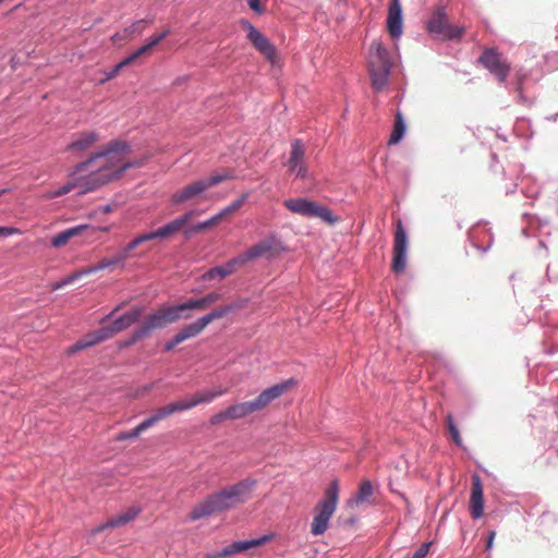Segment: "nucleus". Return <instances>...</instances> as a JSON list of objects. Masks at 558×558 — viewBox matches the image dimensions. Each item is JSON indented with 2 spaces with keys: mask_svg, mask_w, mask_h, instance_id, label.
<instances>
[{
  "mask_svg": "<svg viewBox=\"0 0 558 558\" xmlns=\"http://www.w3.org/2000/svg\"><path fill=\"white\" fill-rule=\"evenodd\" d=\"M124 305H125V302H122L119 305H117L106 317H104L100 320V324L104 325L106 320L112 318L119 311H121L124 307Z\"/></svg>",
  "mask_w": 558,
  "mask_h": 558,
  "instance_id": "de8ad7c7",
  "label": "nucleus"
},
{
  "mask_svg": "<svg viewBox=\"0 0 558 558\" xmlns=\"http://www.w3.org/2000/svg\"><path fill=\"white\" fill-rule=\"evenodd\" d=\"M20 233V230L12 227H0V238H7Z\"/></svg>",
  "mask_w": 558,
  "mask_h": 558,
  "instance_id": "a18cd8bd",
  "label": "nucleus"
},
{
  "mask_svg": "<svg viewBox=\"0 0 558 558\" xmlns=\"http://www.w3.org/2000/svg\"><path fill=\"white\" fill-rule=\"evenodd\" d=\"M196 214H197V210H195V209L189 210L185 214L181 215L180 217H178V218L173 219L172 221L168 222L167 225L162 226L161 228H159L153 232L144 233V234L136 236V240H137L138 244H142L146 241H151L155 239H160V240L169 239V238L173 236L175 233H178L179 231H181Z\"/></svg>",
  "mask_w": 558,
  "mask_h": 558,
  "instance_id": "1a4fd4ad",
  "label": "nucleus"
},
{
  "mask_svg": "<svg viewBox=\"0 0 558 558\" xmlns=\"http://www.w3.org/2000/svg\"><path fill=\"white\" fill-rule=\"evenodd\" d=\"M402 8L399 0H392L389 5L387 28L389 35H401L402 34Z\"/></svg>",
  "mask_w": 558,
  "mask_h": 558,
  "instance_id": "5701e85b",
  "label": "nucleus"
},
{
  "mask_svg": "<svg viewBox=\"0 0 558 558\" xmlns=\"http://www.w3.org/2000/svg\"><path fill=\"white\" fill-rule=\"evenodd\" d=\"M96 231V228L89 227L87 225H80L73 228H69L58 234H56L52 240L51 244L53 247H62L68 242L73 239L74 236L82 235L84 233H90L94 234Z\"/></svg>",
  "mask_w": 558,
  "mask_h": 558,
  "instance_id": "412c9836",
  "label": "nucleus"
},
{
  "mask_svg": "<svg viewBox=\"0 0 558 558\" xmlns=\"http://www.w3.org/2000/svg\"><path fill=\"white\" fill-rule=\"evenodd\" d=\"M192 313H184L182 304L161 306L153 313L148 314L144 322L140 325L142 333L150 337L156 329H162L180 319H189Z\"/></svg>",
  "mask_w": 558,
  "mask_h": 558,
  "instance_id": "0eeeda50",
  "label": "nucleus"
},
{
  "mask_svg": "<svg viewBox=\"0 0 558 558\" xmlns=\"http://www.w3.org/2000/svg\"><path fill=\"white\" fill-rule=\"evenodd\" d=\"M253 46L270 62L272 66L280 65V56L268 37H251Z\"/></svg>",
  "mask_w": 558,
  "mask_h": 558,
  "instance_id": "aec40b11",
  "label": "nucleus"
},
{
  "mask_svg": "<svg viewBox=\"0 0 558 558\" xmlns=\"http://www.w3.org/2000/svg\"><path fill=\"white\" fill-rule=\"evenodd\" d=\"M138 510L135 508L129 509L125 513L120 514L116 518L110 519L105 525L97 529V532L102 531L105 527H117L124 525L136 518Z\"/></svg>",
  "mask_w": 558,
  "mask_h": 558,
  "instance_id": "2f4dec72",
  "label": "nucleus"
},
{
  "mask_svg": "<svg viewBox=\"0 0 558 558\" xmlns=\"http://www.w3.org/2000/svg\"><path fill=\"white\" fill-rule=\"evenodd\" d=\"M226 277H228L227 271L223 268V266L221 265V266L213 267L208 271H206L202 276V280H204V281H211V280H215V279L221 280V279H223Z\"/></svg>",
  "mask_w": 558,
  "mask_h": 558,
  "instance_id": "e433bc0d",
  "label": "nucleus"
},
{
  "mask_svg": "<svg viewBox=\"0 0 558 558\" xmlns=\"http://www.w3.org/2000/svg\"><path fill=\"white\" fill-rule=\"evenodd\" d=\"M182 342H183V340L180 338L179 333L177 332L174 335V337L165 344V351H172L177 345H179Z\"/></svg>",
  "mask_w": 558,
  "mask_h": 558,
  "instance_id": "c03bdc74",
  "label": "nucleus"
},
{
  "mask_svg": "<svg viewBox=\"0 0 558 558\" xmlns=\"http://www.w3.org/2000/svg\"><path fill=\"white\" fill-rule=\"evenodd\" d=\"M234 178L235 174L233 170H223L208 178H203L193 181L175 191L171 195V203L175 205L185 204L190 202L197 203L201 198H203V195L207 190L227 180H232Z\"/></svg>",
  "mask_w": 558,
  "mask_h": 558,
  "instance_id": "39448f33",
  "label": "nucleus"
},
{
  "mask_svg": "<svg viewBox=\"0 0 558 558\" xmlns=\"http://www.w3.org/2000/svg\"><path fill=\"white\" fill-rule=\"evenodd\" d=\"M129 153L130 145L124 141L116 140L108 143L102 150L78 163L75 167L74 174L86 173V177L81 178L82 192L94 191L120 179L126 170L144 166L145 159H126Z\"/></svg>",
  "mask_w": 558,
  "mask_h": 558,
  "instance_id": "f257e3e1",
  "label": "nucleus"
},
{
  "mask_svg": "<svg viewBox=\"0 0 558 558\" xmlns=\"http://www.w3.org/2000/svg\"><path fill=\"white\" fill-rule=\"evenodd\" d=\"M86 275L87 274L84 272V268H82L81 270L69 275L64 279L52 283L51 290L56 291V290L62 289L63 287L74 282L76 279L81 278L82 276H86Z\"/></svg>",
  "mask_w": 558,
  "mask_h": 558,
  "instance_id": "4c0bfd02",
  "label": "nucleus"
},
{
  "mask_svg": "<svg viewBox=\"0 0 558 558\" xmlns=\"http://www.w3.org/2000/svg\"><path fill=\"white\" fill-rule=\"evenodd\" d=\"M206 328L201 317L195 320L194 323H191L189 325H185L183 328H181L178 333L180 338L184 341L195 338L198 335L203 332V330Z\"/></svg>",
  "mask_w": 558,
  "mask_h": 558,
  "instance_id": "7c9ffc66",
  "label": "nucleus"
},
{
  "mask_svg": "<svg viewBox=\"0 0 558 558\" xmlns=\"http://www.w3.org/2000/svg\"><path fill=\"white\" fill-rule=\"evenodd\" d=\"M492 74H494L499 82H505L509 72L510 64L502 58V56L494 48L486 49L478 59Z\"/></svg>",
  "mask_w": 558,
  "mask_h": 558,
  "instance_id": "f8f14e48",
  "label": "nucleus"
},
{
  "mask_svg": "<svg viewBox=\"0 0 558 558\" xmlns=\"http://www.w3.org/2000/svg\"><path fill=\"white\" fill-rule=\"evenodd\" d=\"M98 140L99 135L95 131L82 132L68 145V150L84 151L98 142Z\"/></svg>",
  "mask_w": 558,
  "mask_h": 558,
  "instance_id": "bb28decb",
  "label": "nucleus"
},
{
  "mask_svg": "<svg viewBox=\"0 0 558 558\" xmlns=\"http://www.w3.org/2000/svg\"><path fill=\"white\" fill-rule=\"evenodd\" d=\"M244 254L248 262L260 257H271L275 254V246L271 241L263 240L251 246Z\"/></svg>",
  "mask_w": 558,
  "mask_h": 558,
  "instance_id": "a878e982",
  "label": "nucleus"
},
{
  "mask_svg": "<svg viewBox=\"0 0 558 558\" xmlns=\"http://www.w3.org/2000/svg\"><path fill=\"white\" fill-rule=\"evenodd\" d=\"M144 430H146V427L145 425L142 423H140L135 428H133L132 430L130 432H122V433H119L117 436H116V440L117 441H123V440H126V439H132V438H136L141 435V433H143Z\"/></svg>",
  "mask_w": 558,
  "mask_h": 558,
  "instance_id": "58836bf2",
  "label": "nucleus"
},
{
  "mask_svg": "<svg viewBox=\"0 0 558 558\" xmlns=\"http://www.w3.org/2000/svg\"><path fill=\"white\" fill-rule=\"evenodd\" d=\"M138 242L136 238H134L128 245H125L122 250L116 253L112 256L101 258L97 264L85 267V274H95L105 269H114V268H123L125 266L126 259L131 256L133 250L138 246Z\"/></svg>",
  "mask_w": 558,
  "mask_h": 558,
  "instance_id": "9b49d317",
  "label": "nucleus"
},
{
  "mask_svg": "<svg viewBox=\"0 0 558 558\" xmlns=\"http://www.w3.org/2000/svg\"><path fill=\"white\" fill-rule=\"evenodd\" d=\"M143 314V307H135L130 312L124 313L123 315L114 318L110 325H107L106 328L112 338L117 333L128 329L133 324H135Z\"/></svg>",
  "mask_w": 558,
  "mask_h": 558,
  "instance_id": "2eb2a0df",
  "label": "nucleus"
},
{
  "mask_svg": "<svg viewBox=\"0 0 558 558\" xmlns=\"http://www.w3.org/2000/svg\"><path fill=\"white\" fill-rule=\"evenodd\" d=\"M4 0H0V4L3 2Z\"/></svg>",
  "mask_w": 558,
  "mask_h": 558,
  "instance_id": "6e6d98bb",
  "label": "nucleus"
},
{
  "mask_svg": "<svg viewBox=\"0 0 558 558\" xmlns=\"http://www.w3.org/2000/svg\"><path fill=\"white\" fill-rule=\"evenodd\" d=\"M484 512L483 484L478 475L472 476L470 513L473 519H480Z\"/></svg>",
  "mask_w": 558,
  "mask_h": 558,
  "instance_id": "f3484780",
  "label": "nucleus"
},
{
  "mask_svg": "<svg viewBox=\"0 0 558 558\" xmlns=\"http://www.w3.org/2000/svg\"><path fill=\"white\" fill-rule=\"evenodd\" d=\"M427 29L430 33H446V35H461L462 28L451 29L448 26V19L444 8H438L427 22Z\"/></svg>",
  "mask_w": 558,
  "mask_h": 558,
  "instance_id": "a211bd4d",
  "label": "nucleus"
},
{
  "mask_svg": "<svg viewBox=\"0 0 558 558\" xmlns=\"http://www.w3.org/2000/svg\"><path fill=\"white\" fill-rule=\"evenodd\" d=\"M374 495V485L369 480H363L360 483L359 489L354 496H352L348 501L347 506L350 508L360 507L363 505L373 504L372 497Z\"/></svg>",
  "mask_w": 558,
  "mask_h": 558,
  "instance_id": "4be33fe9",
  "label": "nucleus"
},
{
  "mask_svg": "<svg viewBox=\"0 0 558 558\" xmlns=\"http://www.w3.org/2000/svg\"><path fill=\"white\" fill-rule=\"evenodd\" d=\"M75 185L73 184H66L64 186H62L61 189H59L58 191L53 192L52 193V196L53 197H57V196H62L64 194H68L69 192L72 191V189L74 187Z\"/></svg>",
  "mask_w": 558,
  "mask_h": 558,
  "instance_id": "09e8293b",
  "label": "nucleus"
},
{
  "mask_svg": "<svg viewBox=\"0 0 558 558\" xmlns=\"http://www.w3.org/2000/svg\"><path fill=\"white\" fill-rule=\"evenodd\" d=\"M141 331H142V328L138 326L132 332V336L130 337V339L124 342L123 347L132 345V344L136 343L137 341H140L142 339L148 338L146 335L142 333Z\"/></svg>",
  "mask_w": 558,
  "mask_h": 558,
  "instance_id": "ea45409f",
  "label": "nucleus"
},
{
  "mask_svg": "<svg viewBox=\"0 0 558 558\" xmlns=\"http://www.w3.org/2000/svg\"><path fill=\"white\" fill-rule=\"evenodd\" d=\"M495 536H496V532H495V531H492V532L489 533L488 541H487V545H486V549H487V550L492 548Z\"/></svg>",
  "mask_w": 558,
  "mask_h": 558,
  "instance_id": "864d4df0",
  "label": "nucleus"
},
{
  "mask_svg": "<svg viewBox=\"0 0 558 558\" xmlns=\"http://www.w3.org/2000/svg\"><path fill=\"white\" fill-rule=\"evenodd\" d=\"M110 335L106 328V326H102V328L92 331L87 335H85L83 338H81L76 343L70 348L69 352L74 353L87 348H90L93 345H96L107 339H110Z\"/></svg>",
  "mask_w": 558,
  "mask_h": 558,
  "instance_id": "6ab92c4d",
  "label": "nucleus"
},
{
  "mask_svg": "<svg viewBox=\"0 0 558 558\" xmlns=\"http://www.w3.org/2000/svg\"><path fill=\"white\" fill-rule=\"evenodd\" d=\"M404 133H405V124H404L403 116L400 111H397L396 116H395L393 130H392L390 138H389V144L390 145L398 144L401 141V138L403 137Z\"/></svg>",
  "mask_w": 558,
  "mask_h": 558,
  "instance_id": "473e14b6",
  "label": "nucleus"
},
{
  "mask_svg": "<svg viewBox=\"0 0 558 558\" xmlns=\"http://www.w3.org/2000/svg\"><path fill=\"white\" fill-rule=\"evenodd\" d=\"M244 306H245V302L231 303V304L213 310L210 313L202 316L201 319L203 320L204 325L207 327L214 320L220 319V318L225 317L226 315H228L229 313L236 311V310H241Z\"/></svg>",
  "mask_w": 558,
  "mask_h": 558,
  "instance_id": "cd10ccee",
  "label": "nucleus"
},
{
  "mask_svg": "<svg viewBox=\"0 0 558 558\" xmlns=\"http://www.w3.org/2000/svg\"><path fill=\"white\" fill-rule=\"evenodd\" d=\"M223 219L221 218V215L216 214L215 216L210 217L204 222L196 223L187 229L184 230L185 236L189 239L194 233H201L204 232L207 229H210L213 227H216L219 225Z\"/></svg>",
  "mask_w": 558,
  "mask_h": 558,
  "instance_id": "c756f323",
  "label": "nucleus"
},
{
  "mask_svg": "<svg viewBox=\"0 0 558 558\" xmlns=\"http://www.w3.org/2000/svg\"><path fill=\"white\" fill-rule=\"evenodd\" d=\"M116 76H117V74H116V73H113V71H112V69H111L110 71L105 72V76H104L102 78H100L99 83H100V84H104V83H106V82H108V81L112 80V78H113V77H116Z\"/></svg>",
  "mask_w": 558,
  "mask_h": 558,
  "instance_id": "8fccbe9b",
  "label": "nucleus"
},
{
  "mask_svg": "<svg viewBox=\"0 0 558 558\" xmlns=\"http://www.w3.org/2000/svg\"><path fill=\"white\" fill-rule=\"evenodd\" d=\"M163 37H154L147 44L137 48L134 52H132L129 57L117 63L112 71L118 75L120 71L130 65H137L144 62L148 57L151 56L154 49L160 44V40Z\"/></svg>",
  "mask_w": 558,
  "mask_h": 558,
  "instance_id": "ddd939ff",
  "label": "nucleus"
},
{
  "mask_svg": "<svg viewBox=\"0 0 558 558\" xmlns=\"http://www.w3.org/2000/svg\"><path fill=\"white\" fill-rule=\"evenodd\" d=\"M340 485L337 478L332 480L324 490L322 499L313 508L311 534L323 535L329 527V521L335 514L339 502Z\"/></svg>",
  "mask_w": 558,
  "mask_h": 558,
  "instance_id": "20e7f679",
  "label": "nucleus"
},
{
  "mask_svg": "<svg viewBox=\"0 0 558 558\" xmlns=\"http://www.w3.org/2000/svg\"><path fill=\"white\" fill-rule=\"evenodd\" d=\"M209 391L213 395L214 400L227 393V389H214Z\"/></svg>",
  "mask_w": 558,
  "mask_h": 558,
  "instance_id": "603ef678",
  "label": "nucleus"
},
{
  "mask_svg": "<svg viewBox=\"0 0 558 558\" xmlns=\"http://www.w3.org/2000/svg\"><path fill=\"white\" fill-rule=\"evenodd\" d=\"M147 29V22L144 20L137 21L132 24L129 29V35H134L135 33H143Z\"/></svg>",
  "mask_w": 558,
  "mask_h": 558,
  "instance_id": "79ce46f5",
  "label": "nucleus"
},
{
  "mask_svg": "<svg viewBox=\"0 0 558 558\" xmlns=\"http://www.w3.org/2000/svg\"><path fill=\"white\" fill-rule=\"evenodd\" d=\"M408 238L400 218L396 221V231L393 238V256L391 269L396 274H401L407 267Z\"/></svg>",
  "mask_w": 558,
  "mask_h": 558,
  "instance_id": "9d476101",
  "label": "nucleus"
},
{
  "mask_svg": "<svg viewBox=\"0 0 558 558\" xmlns=\"http://www.w3.org/2000/svg\"><path fill=\"white\" fill-rule=\"evenodd\" d=\"M430 545L432 543L421 544V546L416 549L412 558H425L429 551Z\"/></svg>",
  "mask_w": 558,
  "mask_h": 558,
  "instance_id": "37998d69",
  "label": "nucleus"
},
{
  "mask_svg": "<svg viewBox=\"0 0 558 558\" xmlns=\"http://www.w3.org/2000/svg\"><path fill=\"white\" fill-rule=\"evenodd\" d=\"M256 481L245 478L225 487L197 502L191 510L189 517L192 521H196L235 508L246 502L252 497Z\"/></svg>",
  "mask_w": 558,
  "mask_h": 558,
  "instance_id": "f03ea898",
  "label": "nucleus"
},
{
  "mask_svg": "<svg viewBox=\"0 0 558 558\" xmlns=\"http://www.w3.org/2000/svg\"><path fill=\"white\" fill-rule=\"evenodd\" d=\"M221 299V295L217 292H211L206 294L201 299H190L186 302L182 303V307L184 313H191L193 310L203 311L206 310L209 305L218 302Z\"/></svg>",
  "mask_w": 558,
  "mask_h": 558,
  "instance_id": "393cba45",
  "label": "nucleus"
},
{
  "mask_svg": "<svg viewBox=\"0 0 558 558\" xmlns=\"http://www.w3.org/2000/svg\"><path fill=\"white\" fill-rule=\"evenodd\" d=\"M305 150L301 141L296 140L291 145V155L288 160V166L291 172H294L296 177L305 179L307 175V168L304 163Z\"/></svg>",
  "mask_w": 558,
  "mask_h": 558,
  "instance_id": "dca6fc26",
  "label": "nucleus"
},
{
  "mask_svg": "<svg viewBox=\"0 0 558 558\" xmlns=\"http://www.w3.org/2000/svg\"><path fill=\"white\" fill-rule=\"evenodd\" d=\"M367 65L372 88L377 93L384 90L392 63L388 50L379 40H374L371 45Z\"/></svg>",
  "mask_w": 558,
  "mask_h": 558,
  "instance_id": "423d86ee",
  "label": "nucleus"
},
{
  "mask_svg": "<svg viewBox=\"0 0 558 558\" xmlns=\"http://www.w3.org/2000/svg\"><path fill=\"white\" fill-rule=\"evenodd\" d=\"M355 523V518H350L345 521L347 525H353Z\"/></svg>",
  "mask_w": 558,
  "mask_h": 558,
  "instance_id": "5fc2aeb1",
  "label": "nucleus"
},
{
  "mask_svg": "<svg viewBox=\"0 0 558 558\" xmlns=\"http://www.w3.org/2000/svg\"><path fill=\"white\" fill-rule=\"evenodd\" d=\"M141 331H142V328L138 326L132 332V336L130 337V339L124 342L123 347L132 345V344L136 343L137 341H140L142 339L148 338L146 335L142 333Z\"/></svg>",
  "mask_w": 558,
  "mask_h": 558,
  "instance_id": "a19ab883",
  "label": "nucleus"
},
{
  "mask_svg": "<svg viewBox=\"0 0 558 558\" xmlns=\"http://www.w3.org/2000/svg\"><path fill=\"white\" fill-rule=\"evenodd\" d=\"M214 400L209 390L196 391L191 398L181 400L184 411L191 410L203 403H210Z\"/></svg>",
  "mask_w": 558,
  "mask_h": 558,
  "instance_id": "c85d7f7f",
  "label": "nucleus"
},
{
  "mask_svg": "<svg viewBox=\"0 0 558 558\" xmlns=\"http://www.w3.org/2000/svg\"><path fill=\"white\" fill-rule=\"evenodd\" d=\"M250 196V193L248 192H245L241 195L240 198L235 199L234 202H232L229 206L225 207L223 209H221L219 211V215H221V218L222 219H226L228 216L232 215L233 213H235L236 210H239L243 204L246 202V199L248 198Z\"/></svg>",
  "mask_w": 558,
  "mask_h": 558,
  "instance_id": "72a5a7b5",
  "label": "nucleus"
},
{
  "mask_svg": "<svg viewBox=\"0 0 558 558\" xmlns=\"http://www.w3.org/2000/svg\"><path fill=\"white\" fill-rule=\"evenodd\" d=\"M446 424H447L448 432L451 436L452 441L457 446H462V438H461L460 432H459L451 414H448L446 416Z\"/></svg>",
  "mask_w": 558,
  "mask_h": 558,
  "instance_id": "c9c22d12",
  "label": "nucleus"
},
{
  "mask_svg": "<svg viewBox=\"0 0 558 558\" xmlns=\"http://www.w3.org/2000/svg\"><path fill=\"white\" fill-rule=\"evenodd\" d=\"M283 206L293 214L307 218H319L328 225L339 221V218L328 207L306 198H289L283 202Z\"/></svg>",
  "mask_w": 558,
  "mask_h": 558,
  "instance_id": "6e6552de",
  "label": "nucleus"
},
{
  "mask_svg": "<svg viewBox=\"0 0 558 558\" xmlns=\"http://www.w3.org/2000/svg\"><path fill=\"white\" fill-rule=\"evenodd\" d=\"M248 260L243 253L239 254L238 256L231 258L230 260H228L223 266V268L226 269L227 271V275L230 276L232 275L233 272L236 271L238 268L244 266L245 264H247Z\"/></svg>",
  "mask_w": 558,
  "mask_h": 558,
  "instance_id": "f704fd0d",
  "label": "nucleus"
},
{
  "mask_svg": "<svg viewBox=\"0 0 558 558\" xmlns=\"http://www.w3.org/2000/svg\"><path fill=\"white\" fill-rule=\"evenodd\" d=\"M295 386L296 381L293 378H289L272 385L264 389L253 400L234 403L225 410L211 415L209 418V424L217 426L226 421H236L244 418L253 413L260 412L267 409L271 402L293 389Z\"/></svg>",
  "mask_w": 558,
  "mask_h": 558,
  "instance_id": "7ed1b4c3",
  "label": "nucleus"
},
{
  "mask_svg": "<svg viewBox=\"0 0 558 558\" xmlns=\"http://www.w3.org/2000/svg\"><path fill=\"white\" fill-rule=\"evenodd\" d=\"M247 4L250 9L256 12L257 14H260L263 12L260 0H247Z\"/></svg>",
  "mask_w": 558,
  "mask_h": 558,
  "instance_id": "49530a36",
  "label": "nucleus"
},
{
  "mask_svg": "<svg viewBox=\"0 0 558 558\" xmlns=\"http://www.w3.org/2000/svg\"><path fill=\"white\" fill-rule=\"evenodd\" d=\"M268 539H269V536H263L257 539L233 542L229 546L225 547L222 550L208 553V554L204 555L202 558H222V557H227V556H232L235 554L246 551L251 548L258 547V546L265 544Z\"/></svg>",
  "mask_w": 558,
  "mask_h": 558,
  "instance_id": "4468645a",
  "label": "nucleus"
},
{
  "mask_svg": "<svg viewBox=\"0 0 558 558\" xmlns=\"http://www.w3.org/2000/svg\"><path fill=\"white\" fill-rule=\"evenodd\" d=\"M243 25H244V31H247L250 36L260 35L258 32H256L254 29V27L250 23L245 22V23H243Z\"/></svg>",
  "mask_w": 558,
  "mask_h": 558,
  "instance_id": "3c124183",
  "label": "nucleus"
},
{
  "mask_svg": "<svg viewBox=\"0 0 558 558\" xmlns=\"http://www.w3.org/2000/svg\"><path fill=\"white\" fill-rule=\"evenodd\" d=\"M184 411L183 405L181 403V400L169 403L165 407H161L155 411L153 415L147 417L143 421V424L145 425L146 429L150 428L155 424H157L159 421L177 413Z\"/></svg>",
  "mask_w": 558,
  "mask_h": 558,
  "instance_id": "b1692460",
  "label": "nucleus"
}]
</instances>
